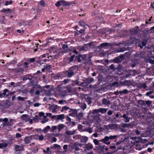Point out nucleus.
I'll list each match as a JSON object with an SVG mask.
<instances>
[{"instance_id":"f257e3e1","label":"nucleus","mask_w":154,"mask_h":154,"mask_svg":"<svg viewBox=\"0 0 154 154\" xmlns=\"http://www.w3.org/2000/svg\"><path fill=\"white\" fill-rule=\"evenodd\" d=\"M77 71V67L76 66H72L65 71L64 73L66 76L68 78H71L76 73Z\"/></svg>"},{"instance_id":"f03ea898","label":"nucleus","mask_w":154,"mask_h":154,"mask_svg":"<svg viewBox=\"0 0 154 154\" xmlns=\"http://www.w3.org/2000/svg\"><path fill=\"white\" fill-rule=\"evenodd\" d=\"M117 137L116 135H110L109 136H106L104 138L102 139L100 141L103 142L106 145L110 144L111 141L113 139H116Z\"/></svg>"},{"instance_id":"7ed1b4c3","label":"nucleus","mask_w":154,"mask_h":154,"mask_svg":"<svg viewBox=\"0 0 154 154\" xmlns=\"http://www.w3.org/2000/svg\"><path fill=\"white\" fill-rule=\"evenodd\" d=\"M83 145L76 142L73 143L72 145V148L74 149L75 151H78L81 149Z\"/></svg>"},{"instance_id":"20e7f679","label":"nucleus","mask_w":154,"mask_h":154,"mask_svg":"<svg viewBox=\"0 0 154 154\" xmlns=\"http://www.w3.org/2000/svg\"><path fill=\"white\" fill-rule=\"evenodd\" d=\"M24 70L23 67H20L17 69H14L13 72L16 74H22Z\"/></svg>"},{"instance_id":"39448f33","label":"nucleus","mask_w":154,"mask_h":154,"mask_svg":"<svg viewBox=\"0 0 154 154\" xmlns=\"http://www.w3.org/2000/svg\"><path fill=\"white\" fill-rule=\"evenodd\" d=\"M83 147L85 148V150L86 151L92 149L93 148V146L91 144L88 143L84 145V146Z\"/></svg>"},{"instance_id":"423d86ee","label":"nucleus","mask_w":154,"mask_h":154,"mask_svg":"<svg viewBox=\"0 0 154 154\" xmlns=\"http://www.w3.org/2000/svg\"><path fill=\"white\" fill-rule=\"evenodd\" d=\"M29 118V117L28 115L26 114H23L20 117L21 119L26 122L28 121Z\"/></svg>"},{"instance_id":"0eeeda50","label":"nucleus","mask_w":154,"mask_h":154,"mask_svg":"<svg viewBox=\"0 0 154 154\" xmlns=\"http://www.w3.org/2000/svg\"><path fill=\"white\" fill-rule=\"evenodd\" d=\"M88 139V138L86 136H81L80 140L81 143H85L87 141Z\"/></svg>"},{"instance_id":"6e6552de","label":"nucleus","mask_w":154,"mask_h":154,"mask_svg":"<svg viewBox=\"0 0 154 154\" xmlns=\"http://www.w3.org/2000/svg\"><path fill=\"white\" fill-rule=\"evenodd\" d=\"M143 103L146 106L149 107L152 105V102L150 100L142 101Z\"/></svg>"},{"instance_id":"1a4fd4ad","label":"nucleus","mask_w":154,"mask_h":154,"mask_svg":"<svg viewBox=\"0 0 154 154\" xmlns=\"http://www.w3.org/2000/svg\"><path fill=\"white\" fill-rule=\"evenodd\" d=\"M14 150L17 154H19L20 153L21 147L18 145H16L14 147Z\"/></svg>"},{"instance_id":"9d476101","label":"nucleus","mask_w":154,"mask_h":154,"mask_svg":"<svg viewBox=\"0 0 154 154\" xmlns=\"http://www.w3.org/2000/svg\"><path fill=\"white\" fill-rule=\"evenodd\" d=\"M122 117L125 120L124 121L125 122H129L130 118V117H129L126 114H124L122 116Z\"/></svg>"},{"instance_id":"9b49d317","label":"nucleus","mask_w":154,"mask_h":154,"mask_svg":"<svg viewBox=\"0 0 154 154\" xmlns=\"http://www.w3.org/2000/svg\"><path fill=\"white\" fill-rule=\"evenodd\" d=\"M102 103L103 104L109 105L110 104V102L109 100H107L106 98H104L102 100Z\"/></svg>"},{"instance_id":"f8f14e48","label":"nucleus","mask_w":154,"mask_h":154,"mask_svg":"<svg viewBox=\"0 0 154 154\" xmlns=\"http://www.w3.org/2000/svg\"><path fill=\"white\" fill-rule=\"evenodd\" d=\"M123 85L124 86H130L131 83L130 81L125 80L122 82Z\"/></svg>"},{"instance_id":"ddd939ff","label":"nucleus","mask_w":154,"mask_h":154,"mask_svg":"<svg viewBox=\"0 0 154 154\" xmlns=\"http://www.w3.org/2000/svg\"><path fill=\"white\" fill-rule=\"evenodd\" d=\"M75 130L73 131H66V134L68 135H74L75 134Z\"/></svg>"},{"instance_id":"4468645a","label":"nucleus","mask_w":154,"mask_h":154,"mask_svg":"<svg viewBox=\"0 0 154 154\" xmlns=\"http://www.w3.org/2000/svg\"><path fill=\"white\" fill-rule=\"evenodd\" d=\"M57 128L58 130V132H60L61 130L64 128L66 125L63 124H60L57 126Z\"/></svg>"},{"instance_id":"2eb2a0df","label":"nucleus","mask_w":154,"mask_h":154,"mask_svg":"<svg viewBox=\"0 0 154 154\" xmlns=\"http://www.w3.org/2000/svg\"><path fill=\"white\" fill-rule=\"evenodd\" d=\"M147 42L145 40L141 42L142 45L140 44H139L138 45L139 47H140L141 48H142L143 46H145L147 44Z\"/></svg>"},{"instance_id":"dca6fc26","label":"nucleus","mask_w":154,"mask_h":154,"mask_svg":"<svg viewBox=\"0 0 154 154\" xmlns=\"http://www.w3.org/2000/svg\"><path fill=\"white\" fill-rule=\"evenodd\" d=\"M1 11L3 12L6 13L7 14L8 13L9 14L11 13L12 11L11 9H3L1 10Z\"/></svg>"},{"instance_id":"f3484780","label":"nucleus","mask_w":154,"mask_h":154,"mask_svg":"<svg viewBox=\"0 0 154 154\" xmlns=\"http://www.w3.org/2000/svg\"><path fill=\"white\" fill-rule=\"evenodd\" d=\"M143 34L144 35H147L149 33H152V32L151 31L150 29H146L144 30L143 31Z\"/></svg>"},{"instance_id":"a211bd4d","label":"nucleus","mask_w":154,"mask_h":154,"mask_svg":"<svg viewBox=\"0 0 154 154\" xmlns=\"http://www.w3.org/2000/svg\"><path fill=\"white\" fill-rule=\"evenodd\" d=\"M43 152L45 153H47L46 154H51L52 153L51 151L50 150V148L48 147L47 148L46 150L43 149Z\"/></svg>"},{"instance_id":"6ab92c4d","label":"nucleus","mask_w":154,"mask_h":154,"mask_svg":"<svg viewBox=\"0 0 154 154\" xmlns=\"http://www.w3.org/2000/svg\"><path fill=\"white\" fill-rule=\"evenodd\" d=\"M108 45L109 43H101L98 46V47L99 49H101L102 48L108 46Z\"/></svg>"},{"instance_id":"aec40b11","label":"nucleus","mask_w":154,"mask_h":154,"mask_svg":"<svg viewBox=\"0 0 154 154\" xmlns=\"http://www.w3.org/2000/svg\"><path fill=\"white\" fill-rule=\"evenodd\" d=\"M79 26H83V28H84V27L86 26H89L88 25L86 24L82 20L79 22Z\"/></svg>"},{"instance_id":"412c9836","label":"nucleus","mask_w":154,"mask_h":154,"mask_svg":"<svg viewBox=\"0 0 154 154\" xmlns=\"http://www.w3.org/2000/svg\"><path fill=\"white\" fill-rule=\"evenodd\" d=\"M79 106L83 110H84L86 108V105L84 103H79Z\"/></svg>"},{"instance_id":"4be33fe9","label":"nucleus","mask_w":154,"mask_h":154,"mask_svg":"<svg viewBox=\"0 0 154 154\" xmlns=\"http://www.w3.org/2000/svg\"><path fill=\"white\" fill-rule=\"evenodd\" d=\"M76 116L79 120H80L83 117V113L82 112L76 114Z\"/></svg>"},{"instance_id":"5701e85b","label":"nucleus","mask_w":154,"mask_h":154,"mask_svg":"<svg viewBox=\"0 0 154 154\" xmlns=\"http://www.w3.org/2000/svg\"><path fill=\"white\" fill-rule=\"evenodd\" d=\"M146 62L147 63H149L152 64H154V60L151 59L150 58H148L146 59Z\"/></svg>"},{"instance_id":"b1692460","label":"nucleus","mask_w":154,"mask_h":154,"mask_svg":"<svg viewBox=\"0 0 154 154\" xmlns=\"http://www.w3.org/2000/svg\"><path fill=\"white\" fill-rule=\"evenodd\" d=\"M64 115L60 114L57 116V119L58 120H61L64 119Z\"/></svg>"},{"instance_id":"393cba45","label":"nucleus","mask_w":154,"mask_h":154,"mask_svg":"<svg viewBox=\"0 0 154 154\" xmlns=\"http://www.w3.org/2000/svg\"><path fill=\"white\" fill-rule=\"evenodd\" d=\"M114 61L116 63H121L122 60H120L119 57H116L114 59Z\"/></svg>"},{"instance_id":"a878e982","label":"nucleus","mask_w":154,"mask_h":154,"mask_svg":"<svg viewBox=\"0 0 154 154\" xmlns=\"http://www.w3.org/2000/svg\"><path fill=\"white\" fill-rule=\"evenodd\" d=\"M8 146V144L5 143H0V148H3L6 147Z\"/></svg>"},{"instance_id":"bb28decb","label":"nucleus","mask_w":154,"mask_h":154,"mask_svg":"<svg viewBox=\"0 0 154 154\" xmlns=\"http://www.w3.org/2000/svg\"><path fill=\"white\" fill-rule=\"evenodd\" d=\"M125 51V50L124 48H120L119 49H116L115 50V52L116 53H119V52H123Z\"/></svg>"},{"instance_id":"cd10ccee","label":"nucleus","mask_w":154,"mask_h":154,"mask_svg":"<svg viewBox=\"0 0 154 154\" xmlns=\"http://www.w3.org/2000/svg\"><path fill=\"white\" fill-rule=\"evenodd\" d=\"M24 141L25 143L28 144L30 142L29 138L28 137H26L24 139Z\"/></svg>"},{"instance_id":"c85d7f7f","label":"nucleus","mask_w":154,"mask_h":154,"mask_svg":"<svg viewBox=\"0 0 154 154\" xmlns=\"http://www.w3.org/2000/svg\"><path fill=\"white\" fill-rule=\"evenodd\" d=\"M138 29H134L131 31V33L133 35H136L138 33Z\"/></svg>"},{"instance_id":"c756f323","label":"nucleus","mask_w":154,"mask_h":154,"mask_svg":"<svg viewBox=\"0 0 154 154\" xmlns=\"http://www.w3.org/2000/svg\"><path fill=\"white\" fill-rule=\"evenodd\" d=\"M70 81V79L69 78H67L66 79H64L62 81V84H66L67 83H68Z\"/></svg>"},{"instance_id":"7c9ffc66","label":"nucleus","mask_w":154,"mask_h":154,"mask_svg":"<svg viewBox=\"0 0 154 154\" xmlns=\"http://www.w3.org/2000/svg\"><path fill=\"white\" fill-rule=\"evenodd\" d=\"M50 127L48 125L43 129V131L44 133H46L48 132V130L50 129Z\"/></svg>"},{"instance_id":"2f4dec72","label":"nucleus","mask_w":154,"mask_h":154,"mask_svg":"<svg viewBox=\"0 0 154 154\" xmlns=\"http://www.w3.org/2000/svg\"><path fill=\"white\" fill-rule=\"evenodd\" d=\"M99 112H100L102 113H105L106 111V109L104 108H100L98 109Z\"/></svg>"},{"instance_id":"473e14b6","label":"nucleus","mask_w":154,"mask_h":154,"mask_svg":"<svg viewBox=\"0 0 154 154\" xmlns=\"http://www.w3.org/2000/svg\"><path fill=\"white\" fill-rule=\"evenodd\" d=\"M75 56V55H72L71 56V57H69L68 58V60L70 62H72L73 61L74 57Z\"/></svg>"},{"instance_id":"72a5a7b5","label":"nucleus","mask_w":154,"mask_h":154,"mask_svg":"<svg viewBox=\"0 0 154 154\" xmlns=\"http://www.w3.org/2000/svg\"><path fill=\"white\" fill-rule=\"evenodd\" d=\"M60 2L61 4L63 5H71L72 4H68L67 3V2L63 0H60Z\"/></svg>"},{"instance_id":"f704fd0d","label":"nucleus","mask_w":154,"mask_h":154,"mask_svg":"<svg viewBox=\"0 0 154 154\" xmlns=\"http://www.w3.org/2000/svg\"><path fill=\"white\" fill-rule=\"evenodd\" d=\"M131 125V124L129 123L124 124L122 125V127L124 128H129Z\"/></svg>"},{"instance_id":"c9c22d12","label":"nucleus","mask_w":154,"mask_h":154,"mask_svg":"<svg viewBox=\"0 0 154 154\" xmlns=\"http://www.w3.org/2000/svg\"><path fill=\"white\" fill-rule=\"evenodd\" d=\"M13 1H6L5 5V6H7L8 5H11L12 4Z\"/></svg>"},{"instance_id":"e433bc0d","label":"nucleus","mask_w":154,"mask_h":154,"mask_svg":"<svg viewBox=\"0 0 154 154\" xmlns=\"http://www.w3.org/2000/svg\"><path fill=\"white\" fill-rule=\"evenodd\" d=\"M81 135L79 134L73 136V138L76 140L80 139Z\"/></svg>"},{"instance_id":"4c0bfd02","label":"nucleus","mask_w":154,"mask_h":154,"mask_svg":"<svg viewBox=\"0 0 154 154\" xmlns=\"http://www.w3.org/2000/svg\"><path fill=\"white\" fill-rule=\"evenodd\" d=\"M57 126H52L51 131V132H54L55 130L57 128Z\"/></svg>"},{"instance_id":"58836bf2","label":"nucleus","mask_w":154,"mask_h":154,"mask_svg":"<svg viewBox=\"0 0 154 154\" xmlns=\"http://www.w3.org/2000/svg\"><path fill=\"white\" fill-rule=\"evenodd\" d=\"M80 56L82 59L83 60H85L87 57V55L86 54L80 55Z\"/></svg>"},{"instance_id":"ea45409f","label":"nucleus","mask_w":154,"mask_h":154,"mask_svg":"<svg viewBox=\"0 0 154 154\" xmlns=\"http://www.w3.org/2000/svg\"><path fill=\"white\" fill-rule=\"evenodd\" d=\"M51 148H54V149H56V148H59L60 147V146L59 145H58L57 144H54V145L53 147H52V146H51Z\"/></svg>"},{"instance_id":"a19ab883","label":"nucleus","mask_w":154,"mask_h":154,"mask_svg":"<svg viewBox=\"0 0 154 154\" xmlns=\"http://www.w3.org/2000/svg\"><path fill=\"white\" fill-rule=\"evenodd\" d=\"M98 112H99L98 109H95L93 110L92 112V114H97Z\"/></svg>"},{"instance_id":"79ce46f5","label":"nucleus","mask_w":154,"mask_h":154,"mask_svg":"<svg viewBox=\"0 0 154 154\" xmlns=\"http://www.w3.org/2000/svg\"><path fill=\"white\" fill-rule=\"evenodd\" d=\"M80 58H81L80 55H79L78 56H76V61H77L78 62H81V59H80Z\"/></svg>"},{"instance_id":"37998d69","label":"nucleus","mask_w":154,"mask_h":154,"mask_svg":"<svg viewBox=\"0 0 154 154\" xmlns=\"http://www.w3.org/2000/svg\"><path fill=\"white\" fill-rule=\"evenodd\" d=\"M88 45V44H85L84 46H82L80 48V49L81 51H85V48H86V46L87 45Z\"/></svg>"},{"instance_id":"c03bdc74","label":"nucleus","mask_w":154,"mask_h":154,"mask_svg":"<svg viewBox=\"0 0 154 154\" xmlns=\"http://www.w3.org/2000/svg\"><path fill=\"white\" fill-rule=\"evenodd\" d=\"M45 67L46 68V69L47 70H49L51 69V66L50 65L47 64L45 66Z\"/></svg>"},{"instance_id":"a18cd8bd","label":"nucleus","mask_w":154,"mask_h":154,"mask_svg":"<svg viewBox=\"0 0 154 154\" xmlns=\"http://www.w3.org/2000/svg\"><path fill=\"white\" fill-rule=\"evenodd\" d=\"M86 100L88 104L90 105L92 101L91 98H88Z\"/></svg>"},{"instance_id":"49530a36","label":"nucleus","mask_w":154,"mask_h":154,"mask_svg":"<svg viewBox=\"0 0 154 154\" xmlns=\"http://www.w3.org/2000/svg\"><path fill=\"white\" fill-rule=\"evenodd\" d=\"M93 142L95 145H98L99 143V140L96 139H94L93 140Z\"/></svg>"},{"instance_id":"de8ad7c7","label":"nucleus","mask_w":154,"mask_h":154,"mask_svg":"<svg viewBox=\"0 0 154 154\" xmlns=\"http://www.w3.org/2000/svg\"><path fill=\"white\" fill-rule=\"evenodd\" d=\"M55 5L57 7H60L61 5L60 1H58L56 4Z\"/></svg>"},{"instance_id":"09e8293b","label":"nucleus","mask_w":154,"mask_h":154,"mask_svg":"<svg viewBox=\"0 0 154 154\" xmlns=\"http://www.w3.org/2000/svg\"><path fill=\"white\" fill-rule=\"evenodd\" d=\"M66 91H64L63 92H62L60 93V95L62 96V97H64L66 94Z\"/></svg>"},{"instance_id":"8fccbe9b","label":"nucleus","mask_w":154,"mask_h":154,"mask_svg":"<svg viewBox=\"0 0 154 154\" xmlns=\"http://www.w3.org/2000/svg\"><path fill=\"white\" fill-rule=\"evenodd\" d=\"M87 132H88L90 134L91 133L93 132L92 128L91 127L88 128Z\"/></svg>"},{"instance_id":"3c124183","label":"nucleus","mask_w":154,"mask_h":154,"mask_svg":"<svg viewBox=\"0 0 154 154\" xmlns=\"http://www.w3.org/2000/svg\"><path fill=\"white\" fill-rule=\"evenodd\" d=\"M8 91V90L6 89H4L2 93V94L3 95L5 96L6 95L7 92Z\"/></svg>"},{"instance_id":"603ef678","label":"nucleus","mask_w":154,"mask_h":154,"mask_svg":"<svg viewBox=\"0 0 154 154\" xmlns=\"http://www.w3.org/2000/svg\"><path fill=\"white\" fill-rule=\"evenodd\" d=\"M83 126L81 124H79L78 125V129L79 131L81 130L82 129Z\"/></svg>"},{"instance_id":"864d4df0","label":"nucleus","mask_w":154,"mask_h":154,"mask_svg":"<svg viewBox=\"0 0 154 154\" xmlns=\"http://www.w3.org/2000/svg\"><path fill=\"white\" fill-rule=\"evenodd\" d=\"M69 109V108L67 106H64L62 107V111L63 110H67Z\"/></svg>"},{"instance_id":"5fc2aeb1","label":"nucleus","mask_w":154,"mask_h":154,"mask_svg":"<svg viewBox=\"0 0 154 154\" xmlns=\"http://www.w3.org/2000/svg\"><path fill=\"white\" fill-rule=\"evenodd\" d=\"M44 138V136L43 135H41L38 136V139L40 140H43Z\"/></svg>"},{"instance_id":"6e6d98bb","label":"nucleus","mask_w":154,"mask_h":154,"mask_svg":"<svg viewBox=\"0 0 154 154\" xmlns=\"http://www.w3.org/2000/svg\"><path fill=\"white\" fill-rule=\"evenodd\" d=\"M40 5L42 6H45V3L43 0H42L40 1Z\"/></svg>"},{"instance_id":"4d7b16f0","label":"nucleus","mask_w":154,"mask_h":154,"mask_svg":"<svg viewBox=\"0 0 154 154\" xmlns=\"http://www.w3.org/2000/svg\"><path fill=\"white\" fill-rule=\"evenodd\" d=\"M152 93L153 91H151L147 92L146 93V95L147 96H149V95L152 94Z\"/></svg>"},{"instance_id":"13d9d810","label":"nucleus","mask_w":154,"mask_h":154,"mask_svg":"<svg viewBox=\"0 0 154 154\" xmlns=\"http://www.w3.org/2000/svg\"><path fill=\"white\" fill-rule=\"evenodd\" d=\"M119 58L122 60L124 59L125 56L123 54H121L119 55Z\"/></svg>"},{"instance_id":"bf43d9fd","label":"nucleus","mask_w":154,"mask_h":154,"mask_svg":"<svg viewBox=\"0 0 154 154\" xmlns=\"http://www.w3.org/2000/svg\"><path fill=\"white\" fill-rule=\"evenodd\" d=\"M17 32L20 34H22L24 32V30L22 29V30L18 29L17 30Z\"/></svg>"},{"instance_id":"052dcab7","label":"nucleus","mask_w":154,"mask_h":154,"mask_svg":"<svg viewBox=\"0 0 154 154\" xmlns=\"http://www.w3.org/2000/svg\"><path fill=\"white\" fill-rule=\"evenodd\" d=\"M34 88H32L29 91V92L30 94H31V95L34 93Z\"/></svg>"},{"instance_id":"680f3d73","label":"nucleus","mask_w":154,"mask_h":154,"mask_svg":"<svg viewBox=\"0 0 154 154\" xmlns=\"http://www.w3.org/2000/svg\"><path fill=\"white\" fill-rule=\"evenodd\" d=\"M109 68L111 69L114 70L115 69L114 65L113 64H112L110 66Z\"/></svg>"},{"instance_id":"e2e57ef3","label":"nucleus","mask_w":154,"mask_h":154,"mask_svg":"<svg viewBox=\"0 0 154 154\" xmlns=\"http://www.w3.org/2000/svg\"><path fill=\"white\" fill-rule=\"evenodd\" d=\"M48 120H49L48 119H44V120L42 121L41 122L42 124H44L47 122Z\"/></svg>"},{"instance_id":"0e129e2a","label":"nucleus","mask_w":154,"mask_h":154,"mask_svg":"<svg viewBox=\"0 0 154 154\" xmlns=\"http://www.w3.org/2000/svg\"><path fill=\"white\" fill-rule=\"evenodd\" d=\"M18 99L19 100L23 101L24 100V99L23 97H21L20 96H18L17 97Z\"/></svg>"},{"instance_id":"69168bd1","label":"nucleus","mask_w":154,"mask_h":154,"mask_svg":"<svg viewBox=\"0 0 154 154\" xmlns=\"http://www.w3.org/2000/svg\"><path fill=\"white\" fill-rule=\"evenodd\" d=\"M15 136H16V137L17 138H19V137H21V135L20 134H19V133H17L16 134Z\"/></svg>"},{"instance_id":"338daca9","label":"nucleus","mask_w":154,"mask_h":154,"mask_svg":"<svg viewBox=\"0 0 154 154\" xmlns=\"http://www.w3.org/2000/svg\"><path fill=\"white\" fill-rule=\"evenodd\" d=\"M68 48V45L67 44H64L62 46V48L63 49L67 48Z\"/></svg>"},{"instance_id":"774afa93","label":"nucleus","mask_w":154,"mask_h":154,"mask_svg":"<svg viewBox=\"0 0 154 154\" xmlns=\"http://www.w3.org/2000/svg\"><path fill=\"white\" fill-rule=\"evenodd\" d=\"M131 72H133L134 75H135L136 74H137V72L136 70H130Z\"/></svg>"}]
</instances>
